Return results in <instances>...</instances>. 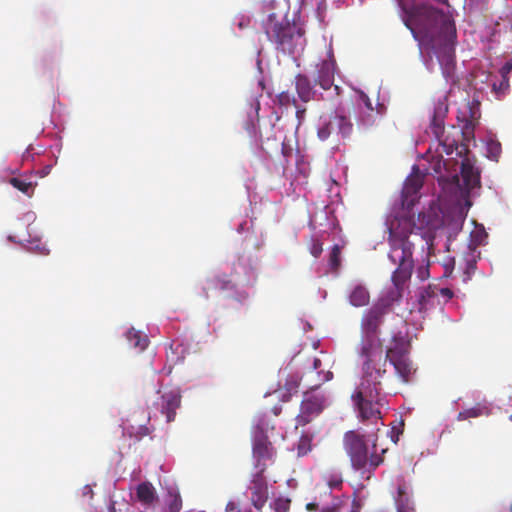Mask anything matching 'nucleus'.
Returning <instances> with one entry per match:
<instances>
[{
  "label": "nucleus",
  "mask_w": 512,
  "mask_h": 512,
  "mask_svg": "<svg viewBox=\"0 0 512 512\" xmlns=\"http://www.w3.org/2000/svg\"><path fill=\"white\" fill-rule=\"evenodd\" d=\"M421 223L426 227H416L413 219L407 215L394 216L388 223V258L397 268L391 275L392 286L387 288L375 304L392 312V306L403 298L406 284L410 281L414 269L413 250L418 243L422 249L433 248L435 231L440 226L438 220L431 221V216L419 214Z\"/></svg>",
  "instance_id": "nucleus-1"
},
{
  "label": "nucleus",
  "mask_w": 512,
  "mask_h": 512,
  "mask_svg": "<svg viewBox=\"0 0 512 512\" xmlns=\"http://www.w3.org/2000/svg\"><path fill=\"white\" fill-rule=\"evenodd\" d=\"M404 12V24L414 39L434 51L444 73L449 75L454 66L457 37L451 16L427 3L413 4Z\"/></svg>",
  "instance_id": "nucleus-2"
},
{
  "label": "nucleus",
  "mask_w": 512,
  "mask_h": 512,
  "mask_svg": "<svg viewBox=\"0 0 512 512\" xmlns=\"http://www.w3.org/2000/svg\"><path fill=\"white\" fill-rule=\"evenodd\" d=\"M386 370L379 365L362 364L360 385L351 395L358 419L363 423L384 425L382 409L388 404L382 389V379Z\"/></svg>",
  "instance_id": "nucleus-3"
},
{
  "label": "nucleus",
  "mask_w": 512,
  "mask_h": 512,
  "mask_svg": "<svg viewBox=\"0 0 512 512\" xmlns=\"http://www.w3.org/2000/svg\"><path fill=\"white\" fill-rule=\"evenodd\" d=\"M390 312L374 304L362 314L360 321V342L358 355L363 359L362 364L381 366L383 342L380 339V327L384 318Z\"/></svg>",
  "instance_id": "nucleus-4"
},
{
  "label": "nucleus",
  "mask_w": 512,
  "mask_h": 512,
  "mask_svg": "<svg viewBox=\"0 0 512 512\" xmlns=\"http://www.w3.org/2000/svg\"><path fill=\"white\" fill-rule=\"evenodd\" d=\"M263 27L268 39L283 53L294 54L297 46L303 44L304 31L288 21H277L275 13L268 15Z\"/></svg>",
  "instance_id": "nucleus-5"
},
{
  "label": "nucleus",
  "mask_w": 512,
  "mask_h": 512,
  "mask_svg": "<svg viewBox=\"0 0 512 512\" xmlns=\"http://www.w3.org/2000/svg\"><path fill=\"white\" fill-rule=\"evenodd\" d=\"M344 449L350 457L353 468L357 470L367 469L375 470L384 459L376 450V444H373L374 451L369 455L365 436L351 430L347 431L343 437Z\"/></svg>",
  "instance_id": "nucleus-6"
},
{
  "label": "nucleus",
  "mask_w": 512,
  "mask_h": 512,
  "mask_svg": "<svg viewBox=\"0 0 512 512\" xmlns=\"http://www.w3.org/2000/svg\"><path fill=\"white\" fill-rule=\"evenodd\" d=\"M392 341L393 346L387 347L385 353L384 351L382 352L381 369L386 370V362L389 361L394 366L395 373L402 382L408 383L415 370L412 362L406 356L403 337L395 335Z\"/></svg>",
  "instance_id": "nucleus-7"
},
{
  "label": "nucleus",
  "mask_w": 512,
  "mask_h": 512,
  "mask_svg": "<svg viewBox=\"0 0 512 512\" xmlns=\"http://www.w3.org/2000/svg\"><path fill=\"white\" fill-rule=\"evenodd\" d=\"M448 112V106L445 104L444 101L439 100L433 110V115L431 119V130L435 137L442 142L443 146L447 149H445L447 154L452 153L453 149L457 150L458 155H462L463 152H467L468 148L466 145L461 144L460 146L453 141L452 143H446V140H443V134H444V119L446 117V114Z\"/></svg>",
  "instance_id": "nucleus-8"
},
{
  "label": "nucleus",
  "mask_w": 512,
  "mask_h": 512,
  "mask_svg": "<svg viewBox=\"0 0 512 512\" xmlns=\"http://www.w3.org/2000/svg\"><path fill=\"white\" fill-rule=\"evenodd\" d=\"M326 398L322 394L306 392L296 417L297 426H305L317 417L324 409Z\"/></svg>",
  "instance_id": "nucleus-9"
},
{
  "label": "nucleus",
  "mask_w": 512,
  "mask_h": 512,
  "mask_svg": "<svg viewBox=\"0 0 512 512\" xmlns=\"http://www.w3.org/2000/svg\"><path fill=\"white\" fill-rule=\"evenodd\" d=\"M274 449L268 437L259 431L253 438V458L255 460V467L258 471L264 472L267 467V462L272 460Z\"/></svg>",
  "instance_id": "nucleus-10"
},
{
  "label": "nucleus",
  "mask_w": 512,
  "mask_h": 512,
  "mask_svg": "<svg viewBox=\"0 0 512 512\" xmlns=\"http://www.w3.org/2000/svg\"><path fill=\"white\" fill-rule=\"evenodd\" d=\"M396 482L397 492L394 496L396 512H416L411 483L404 476H398Z\"/></svg>",
  "instance_id": "nucleus-11"
},
{
  "label": "nucleus",
  "mask_w": 512,
  "mask_h": 512,
  "mask_svg": "<svg viewBox=\"0 0 512 512\" xmlns=\"http://www.w3.org/2000/svg\"><path fill=\"white\" fill-rule=\"evenodd\" d=\"M263 473L257 471L248 488L251 492V504L255 509H262L268 500V485Z\"/></svg>",
  "instance_id": "nucleus-12"
},
{
  "label": "nucleus",
  "mask_w": 512,
  "mask_h": 512,
  "mask_svg": "<svg viewBox=\"0 0 512 512\" xmlns=\"http://www.w3.org/2000/svg\"><path fill=\"white\" fill-rule=\"evenodd\" d=\"M335 60L333 55L330 54L328 59L322 60L316 65V74L314 75V82L322 89L328 90L334 84L335 75Z\"/></svg>",
  "instance_id": "nucleus-13"
},
{
  "label": "nucleus",
  "mask_w": 512,
  "mask_h": 512,
  "mask_svg": "<svg viewBox=\"0 0 512 512\" xmlns=\"http://www.w3.org/2000/svg\"><path fill=\"white\" fill-rule=\"evenodd\" d=\"M349 115V109H346L344 106H338L331 116L336 132L340 134L342 138L350 137L353 131V123Z\"/></svg>",
  "instance_id": "nucleus-14"
},
{
  "label": "nucleus",
  "mask_w": 512,
  "mask_h": 512,
  "mask_svg": "<svg viewBox=\"0 0 512 512\" xmlns=\"http://www.w3.org/2000/svg\"><path fill=\"white\" fill-rule=\"evenodd\" d=\"M181 405V395L176 390L165 392L161 396V413L166 416L167 422H172L176 416V410Z\"/></svg>",
  "instance_id": "nucleus-15"
},
{
  "label": "nucleus",
  "mask_w": 512,
  "mask_h": 512,
  "mask_svg": "<svg viewBox=\"0 0 512 512\" xmlns=\"http://www.w3.org/2000/svg\"><path fill=\"white\" fill-rule=\"evenodd\" d=\"M461 176L467 191L480 187V171L468 157L461 163Z\"/></svg>",
  "instance_id": "nucleus-16"
},
{
  "label": "nucleus",
  "mask_w": 512,
  "mask_h": 512,
  "mask_svg": "<svg viewBox=\"0 0 512 512\" xmlns=\"http://www.w3.org/2000/svg\"><path fill=\"white\" fill-rule=\"evenodd\" d=\"M259 110L260 102L258 97H255L251 100L249 111L247 112L248 119L246 120L244 125V128L247 131L248 135L252 138H256L258 136Z\"/></svg>",
  "instance_id": "nucleus-17"
},
{
  "label": "nucleus",
  "mask_w": 512,
  "mask_h": 512,
  "mask_svg": "<svg viewBox=\"0 0 512 512\" xmlns=\"http://www.w3.org/2000/svg\"><path fill=\"white\" fill-rule=\"evenodd\" d=\"M414 171L407 177L404 183L402 194L406 200L416 196L423 186V175L419 173V169L416 166H414Z\"/></svg>",
  "instance_id": "nucleus-18"
},
{
  "label": "nucleus",
  "mask_w": 512,
  "mask_h": 512,
  "mask_svg": "<svg viewBox=\"0 0 512 512\" xmlns=\"http://www.w3.org/2000/svg\"><path fill=\"white\" fill-rule=\"evenodd\" d=\"M295 88L301 101L309 102L314 99L315 91L313 90L310 79L306 75H296Z\"/></svg>",
  "instance_id": "nucleus-19"
},
{
  "label": "nucleus",
  "mask_w": 512,
  "mask_h": 512,
  "mask_svg": "<svg viewBox=\"0 0 512 512\" xmlns=\"http://www.w3.org/2000/svg\"><path fill=\"white\" fill-rule=\"evenodd\" d=\"M157 498L156 490L150 482H142L136 487V499L142 505L151 506Z\"/></svg>",
  "instance_id": "nucleus-20"
},
{
  "label": "nucleus",
  "mask_w": 512,
  "mask_h": 512,
  "mask_svg": "<svg viewBox=\"0 0 512 512\" xmlns=\"http://www.w3.org/2000/svg\"><path fill=\"white\" fill-rule=\"evenodd\" d=\"M453 295L454 293L450 288H440L436 285H429L422 291L419 302L422 306H425L430 301V299L435 297L442 296L446 300H450Z\"/></svg>",
  "instance_id": "nucleus-21"
},
{
  "label": "nucleus",
  "mask_w": 512,
  "mask_h": 512,
  "mask_svg": "<svg viewBox=\"0 0 512 512\" xmlns=\"http://www.w3.org/2000/svg\"><path fill=\"white\" fill-rule=\"evenodd\" d=\"M349 300L353 306L362 307L369 303L370 295L365 287L358 285L350 293Z\"/></svg>",
  "instance_id": "nucleus-22"
},
{
  "label": "nucleus",
  "mask_w": 512,
  "mask_h": 512,
  "mask_svg": "<svg viewBox=\"0 0 512 512\" xmlns=\"http://www.w3.org/2000/svg\"><path fill=\"white\" fill-rule=\"evenodd\" d=\"M8 183L28 197L33 196L36 187V183L23 177H12L8 180Z\"/></svg>",
  "instance_id": "nucleus-23"
},
{
  "label": "nucleus",
  "mask_w": 512,
  "mask_h": 512,
  "mask_svg": "<svg viewBox=\"0 0 512 512\" xmlns=\"http://www.w3.org/2000/svg\"><path fill=\"white\" fill-rule=\"evenodd\" d=\"M127 340L131 347L138 348L143 351L149 343V339L146 335H143L140 331L131 328L126 334Z\"/></svg>",
  "instance_id": "nucleus-24"
},
{
  "label": "nucleus",
  "mask_w": 512,
  "mask_h": 512,
  "mask_svg": "<svg viewBox=\"0 0 512 512\" xmlns=\"http://www.w3.org/2000/svg\"><path fill=\"white\" fill-rule=\"evenodd\" d=\"M464 220H465V218L460 213L455 216H452L451 218L444 217L442 224L447 229H449V231H450L449 238L452 236V234L456 235V234H458L459 231H461L463 224H464Z\"/></svg>",
  "instance_id": "nucleus-25"
},
{
  "label": "nucleus",
  "mask_w": 512,
  "mask_h": 512,
  "mask_svg": "<svg viewBox=\"0 0 512 512\" xmlns=\"http://www.w3.org/2000/svg\"><path fill=\"white\" fill-rule=\"evenodd\" d=\"M290 504V499L285 497H278L270 503V509L272 512H288L290 509Z\"/></svg>",
  "instance_id": "nucleus-26"
},
{
  "label": "nucleus",
  "mask_w": 512,
  "mask_h": 512,
  "mask_svg": "<svg viewBox=\"0 0 512 512\" xmlns=\"http://www.w3.org/2000/svg\"><path fill=\"white\" fill-rule=\"evenodd\" d=\"M336 131L334 124L332 122V119L330 118L329 121L324 122L317 131V135L320 140L325 141L327 140L330 135Z\"/></svg>",
  "instance_id": "nucleus-27"
},
{
  "label": "nucleus",
  "mask_w": 512,
  "mask_h": 512,
  "mask_svg": "<svg viewBox=\"0 0 512 512\" xmlns=\"http://www.w3.org/2000/svg\"><path fill=\"white\" fill-rule=\"evenodd\" d=\"M312 447V437L310 435H302L297 445V452L299 456L306 455Z\"/></svg>",
  "instance_id": "nucleus-28"
},
{
  "label": "nucleus",
  "mask_w": 512,
  "mask_h": 512,
  "mask_svg": "<svg viewBox=\"0 0 512 512\" xmlns=\"http://www.w3.org/2000/svg\"><path fill=\"white\" fill-rule=\"evenodd\" d=\"M501 151H502L501 144L498 141H495V140L488 141L487 156L490 159L497 161L501 154Z\"/></svg>",
  "instance_id": "nucleus-29"
},
{
  "label": "nucleus",
  "mask_w": 512,
  "mask_h": 512,
  "mask_svg": "<svg viewBox=\"0 0 512 512\" xmlns=\"http://www.w3.org/2000/svg\"><path fill=\"white\" fill-rule=\"evenodd\" d=\"M277 103L282 107H288L290 105L296 106L297 101L293 94L288 91H283L277 96Z\"/></svg>",
  "instance_id": "nucleus-30"
},
{
  "label": "nucleus",
  "mask_w": 512,
  "mask_h": 512,
  "mask_svg": "<svg viewBox=\"0 0 512 512\" xmlns=\"http://www.w3.org/2000/svg\"><path fill=\"white\" fill-rule=\"evenodd\" d=\"M482 414V409L479 407H473L459 412L457 419L459 421L466 420L468 418H475Z\"/></svg>",
  "instance_id": "nucleus-31"
},
{
  "label": "nucleus",
  "mask_w": 512,
  "mask_h": 512,
  "mask_svg": "<svg viewBox=\"0 0 512 512\" xmlns=\"http://www.w3.org/2000/svg\"><path fill=\"white\" fill-rule=\"evenodd\" d=\"M475 119L466 120L462 128V136L465 140H470L474 137Z\"/></svg>",
  "instance_id": "nucleus-32"
},
{
  "label": "nucleus",
  "mask_w": 512,
  "mask_h": 512,
  "mask_svg": "<svg viewBox=\"0 0 512 512\" xmlns=\"http://www.w3.org/2000/svg\"><path fill=\"white\" fill-rule=\"evenodd\" d=\"M325 480L330 489H340L343 484L340 474H330L325 477Z\"/></svg>",
  "instance_id": "nucleus-33"
},
{
  "label": "nucleus",
  "mask_w": 512,
  "mask_h": 512,
  "mask_svg": "<svg viewBox=\"0 0 512 512\" xmlns=\"http://www.w3.org/2000/svg\"><path fill=\"white\" fill-rule=\"evenodd\" d=\"M182 508V500L179 495H174L164 512H180Z\"/></svg>",
  "instance_id": "nucleus-34"
},
{
  "label": "nucleus",
  "mask_w": 512,
  "mask_h": 512,
  "mask_svg": "<svg viewBox=\"0 0 512 512\" xmlns=\"http://www.w3.org/2000/svg\"><path fill=\"white\" fill-rule=\"evenodd\" d=\"M329 262L333 269H337L340 265V248L338 245H335L332 248L329 256Z\"/></svg>",
  "instance_id": "nucleus-35"
},
{
  "label": "nucleus",
  "mask_w": 512,
  "mask_h": 512,
  "mask_svg": "<svg viewBox=\"0 0 512 512\" xmlns=\"http://www.w3.org/2000/svg\"><path fill=\"white\" fill-rule=\"evenodd\" d=\"M226 511L227 512H262V509H255V511L252 508H240L238 504L235 502H228L226 505Z\"/></svg>",
  "instance_id": "nucleus-36"
},
{
  "label": "nucleus",
  "mask_w": 512,
  "mask_h": 512,
  "mask_svg": "<svg viewBox=\"0 0 512 512\" xmlns=\"http://www.w3.org/2000/svg\"><path fill=\"white\" fill-rule=\"evenodd\" d=\"M323 252V244L319 240H312L310 253L315 257H319Z\"/></svg>",
  "instance_id": "nucleus-37"
},
{
  "label": "nucleus",
  "mask_w": 512,
  "mask_h": 512,
  "mask_svg": "<svg viewBox=\"0 0 512 512\" xmlns=\"http://www.w3.org/2000/svg\"><path fill=\"white\" fill-rule=\"evenodd\" d=\"M285 387L290 394L297 392V389L299 387L298 379L294 376L290 377L289 379L286 380Z\"/></svg>",
  "instance_id": "nucleus-38"
},
{
  "label": "nucleus",
  "mask_w": 512,
  "mask_h": 512,
  "mask_svg": "<svg viewBox=\"0 0 512 512\" xmlns=\"http://www.w3.org/2000/svg\"><path fill=\"white\" fill-rule=\"evenodd\" d=\"M509 88V78H502L499 85L496 83L493 84V89L496 92H502L504 93Z\"/></svg>",
  "instance_id": "nucleus-39"
},
{
  "label": "nucleus",
  "mask_w": 512,
  "mask_h": 512,
  "mask_svg": "<svg viewBox=\"0 0 512 512\" xmlns=\"http://www.w3.org/2000/svg\"><path fill=\"white\" fill-rule=\"evenodd\" d=\"M475 269H476V261L474 259L469 260L467 262V267H466V271H465L466 277L464 280H469L471 277V274L474 273Z\"/></svg>",
  "instance_id": "nucleus-40"
},
{
  "label": "nucleus",
  "mask_w": 512,
  "mask_h": 512,
  "mask_svg": "<svg viewBox=\"0 0 512 512\" xmlns=\"http://www.w3.org/2000/svg\"><path fill=\"white\" fill-rule=\"evenodd\" d=\"M512 71V60L507 61L500 69V74L502 78H509L508 75Z\"/></svg>",
  "instance_id": "nucleus-41"
},
{
  "label": "nucleus",
  "mask_w": 512,
  "mask_h": 512,
  "mask_svg": "<svg viewBox=\"0 0 512 512\" xmlns=\"http://www.w3.org/2000/svg\"><path fill=\"white\" fill-rule=\"evenodd\" d=\"M318 375H319L320 379H319V384H317L316 387H318L322 383L330 381L333 378V373L331 371H327L325 373L319 371Z\"/></svg>",
  "instance_id": "nucleus-42"
},
{
  "label": "nucleus",
  "mask_w": 512,
  "mask_h": 512,
  "mask_svg": "<svg viewBox=\"0 0 512 512\" xmlns=\"http://www.w3.org/2000/svg\"><path fill=\"white\" fill-rule=\"evenodd\" d=\"M361 100L364 102L366 108L369 111H373V106H372L371 100L369 99V97L366 94H364V93L361 94Z\"/></svg>",
  "instance_id": "nucleus-43"
},
{
  "label": "nucleus",
  "mask_w": 512,
  "mask_h": 512,
  "mask_svg": "<svg viewBox=\"0 0 512 512\" xmlns=\"http://www.w3.org/2000/svg\"><path fill=\"white\" fill-rule=\"evenodd\" d=\"M296 107V116L299 120L303 119L304 116H305V112H306V109L305 108H300L298 107L297 105L295 106Z\"/></svg>",
  "instance_id": "nucleus-44"
},
{
  "label": "nucleus",
  "mask_w": 512,
  "mask_h": 512,
  "mask_svg": "<svg viewBox=\"0 0 512 512\" xmlns=\"http://www.w3.org/2000/svg\"><path fill=\"white\" fill-rule=\"evenodd\" d=\"M321 360L318 359V358H315L314 361H313V369L314 370H319L321 368Z\"/></svg>",
  "instance_id": "nucleus-45"
},
{
  "label": "nucleus",
  "mask_w": 512,
  "mask_h": 512,
  "mask_svg": "<svg viewBox=\"0 0 512 512\" xmlns=\"http://www.w3.org/2000/svg\"><path fill=\"white\" fill-rule=\"evenodd\" d=\"M306 508L309 511H313V510H315L317 508V504L316 503H308Z\"/></svg>",
  "instance_id": "nucleus-46"
},
{
  "label": "nucleus",
  "mask_w": 512,
  "mask_h": 512,
  "mask_svg": "<svg viewBox=\"0 0 512 512\" xmlns=\"http://www.w3.org/2000/svg\"><path fill=\"white\" fill-rule=\"evenodd\" d=\"M84 490H85L84 494H87V493H91L92 494V490H91V488L89 486H85Z\"/></svg>",
  "instance_id": "nucleus-47"
},
{
  "label": "nucleus",
  "mask_w": 512,
  "mask_h": 512,
  "mask_svg": "<svg viewBox=\"0 0 512 512\" xmlns=\"http://www.w3.org/2000/svg\"><path fill=\"white\" fill-rule=\"evenodd\" d=\"M323 512H335V508H330V507L324 508Z\"/></svg>",
  "instance_id": "nucleus-48"
},
{
  "label": "nucleus",
  "mask_w": 512,
  "mask_h": 512,
  "mask_svg": "<svg viewBox=\"0 0 512 512\" xmlns=\"http://www.w3.org/2000/svg\"><path fill=\"white\" fill-rule=\"evenodd\" d=\"M142 432H141V436H144V435H147L148 434V428L144 427L142 428Z\"/></svg>",
  "instance_id": "nucleus-49"
},
{
  "label": "nucleus",
  "mask_w": 512,
  "mask_h": 512,
  "mask_svg": "<svg viewBox=\"0 0 512 512\" xmlns=\"http://www.w3.org/2000/svg\"><path fill=\"white\" fill-rule=\"evenodd\" d=\"M108 512H116L115 507H114L113 505H111V506L109 507V511H108Z\"/></svg>",
  "instance_id": "nucleus-50"
},
{
  "label": "nucleus",
  "mask_w": 512,
  "mask_h": 512,
  "mask_svg": "<svg viewBox=\"0 0 512 512\" xmlns=\"http://www.w3.org/2000/svg\"><path fill=\"white\" fill-rule=\"evenodd\" d=\"M509 419L512 421V414L510 415Z\"/></svg>",
  "instance_id": "nucleus-51"
},
{
  "label": "nucleus",
  "mask_w": 512,
  "mask_h": 512,
  "mask_svg": "<svg viewBox=\"0 0 512 512\" xmlns=\"http://www.w3.org/2000/svg\"><path fill=\"white\" fill-rule=\"evenodd\" d=\"M510 511L512 512V504H511V506H510Z\"/></svg>",
  "instance_id": "nucleus-52"
}]
</instances>
